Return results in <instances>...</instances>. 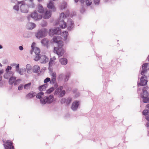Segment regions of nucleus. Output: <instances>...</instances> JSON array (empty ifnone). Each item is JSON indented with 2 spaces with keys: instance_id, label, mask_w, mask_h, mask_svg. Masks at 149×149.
I'll return each mask as SVG.
<instances>
[{
  "instance_id": "ddd939ff",
  "label": "nucleus",
  "mask_w": 149,
  "mask_h": 149,
  "mask_svg": "<svg viewBox=\"0 0 149 149\" xmlns=\"http://www.w3.org/2000/svg\"><path fill=\"white\" fill-rule=\"evenodd\" d=\"M79 105V102L78 101H74L72 103L71 108L74 111L77 110Z\"/></svg>"
},
{
  "instance_id": "bb28decb",
  "label": "nucleus",
  "mask_w": 149,
  "mask_h": 149,
  "mask_svg": "<svg viewBox=\"0 0 149 149\" xmlns=\"http://www.w3.org/2000/svg\"><path fill=\"white\" fill-rule=\"evenodd\" d=\"M40 68L38 65H35L33 68V72L38 73L40 71Z\"/></svg>"
},
{
  "instance_id": "9b49d317",
  "label": "nucleus",
  "mask_w": 149,
  "mask_h": 149,
  "mask_svg": "<svg viewBox=\"0 0 149 149\" xmlns=\"http://www.w3.org/2000/svg\"><path fill=\"white\" fill-rule=\"evenodd\" d=\"M5 143L7 144L6 145L3 144L5 149H15L12 141H7Z\"/></svg>"
},
{
  "instance_id": "603ef678",
  "label": "nucleus",
  "mask_w": 149,
  "mask_h": 149,
  "mask_svg": "<svg viewBox=\"0 0 149 149\" xmlns=\"http://www.w3.org/2000/svg\"><path fill=\"white\" fill-rule=\"evenodd\" d=\"M100 0H94V2L95 4H98L100 2Z\"/></svg>"
},
{
  "instance_id": "bf43d9fd",
  "label": "nucleus",
  "mask_w": 149,
  "mask_h": 149,
  "mask_svg": "<svg viewBox=\"0 0 149 149\" xmlns=\"http://www.w3.org/2000/svg\"><path fill=\"white\" fill-rule=\"evenodd\" d=\"M146 116H146V118L147 120L149 121V114L148 115H148H147Z\"/></svg>"
},
{
  "instance_id": "1a4fd4ad",
  "label": "nucleus",
  "mask_w": 149,
  "mask_h": 149,
  "mask_svg": "<svg viewBox=\"0 0 149 149\" xmlns=\"http://www.w3.org/2000/svg\"><path fill=\"white\" fill-rule=\"evenodd\" d=\"M142 70L141 72V75L145 74L147 71V70H149V63H146L142 65Z\"/></svg>"
},
{
  "instance_id": "4d7b16f0",
  "label": "nucleus",
  "mask_w": 149,
  "mask_h": 149,
  "mask_svg": "<svg viewBox=\"0 0 149 149\" xmlns=\"http://www.w3.org/2000/svg\"><path fill=\"white\" fill-rule=\"evenodd\" d=\"M43 22L44 23V24H43L42 23V26H46L47 24V22L45 21H44Z\"/></svg>"
},
{
  "instance_id": "58836bf2",
  "label": "nucleus",
  "mask_w": 149,
  "mask_h": 149,
  "mask_svg": "<svg viewBox=\"0 0 149 149\" xmlns=\"http://www.w3.org/2000/svg\"><path fill=\"white\" fill-rule=\"evenodd\" d=\"M68 35V32L65 31L64 33L63 32V36L64 37V40H66L67 39Z\"/></svg>"
},
{
  "instance_id": "f3484780",
  "label": "nucleus",
  "mask_w": 149,
  "mask_h": 149,
  "mask_svg": "<svg viewBox=\"0 0 149 149\" xmlns=\"http://www.w3.org/2000/svg\"><path fill=\"white\" fill-rule=\"evenodd\" d=\"M36 93L34 92L31 91L27 94L26 96V97L27 99L31 98L36 96Z\"/></svg>"
},
{
  "instance_id": "e2e57ef3",
  "label": "nucleus",
  "mask_w": 149,
  "mask_h": 149,
  "mask_svg": "<svg viewBox=\"0 0 149 149\" xmlns=\"http://www.w3.org/2000/svg\"><path fill=\"white\" fill-rule=\"evenodd\" d=\"M31 70H26L27 72L28 73H29L31 72Z\"/></svg>"
},
{
  "instance_id": "f257e3e1",
  "label": "nucleus",
  "mask_w": 149,
  "mask_h": 149,
  "mask_svg": "<svg viewBox=\"0 0 149 149\" xmlns=\"http://www.w3.org/2000/svg\"><path fill=\"white\" fill-rule=\"evenodd\" d=\"M67 19L66 16L65 15L64 13H61L60 16V18L56 22V25L59 24L62 29H64L66 27V23L65 22V20Z\"/></svg>"
},
{
  "instance_id": "79ce46f5",
  "label": "nucleus",
  "mask_w": 149,
  "mask_h": 149,
  "mask_svg": "<svg viewBox=\"0 0 149 149\" xmlns=\"http://www.w3.org/2000/svg\"><path fill=\"white\" fill-rule=\"evenodd\" d=\"M87 6H90L92 3V0H85Z\"/></svg>"
},
{
  "instance_id": "f704fd0d",
  "label": "nucleus",
  "mask_w": 149,
  "mask_h": 149,
  "mask_svg": "<svg viewBox=\"0 0 149 149\" xmlns=\"http://www.w3.org/2000/svg\"><path fill=\"white\" fill-rule=\"evenodd\" d=\"M143 99V102L144 103L149 102V97H141Z\"/></svg>"
},
{
  "instance_id": "864d4df0",
  "label": "nucleus",
  "mask_w": 149,
  "mask_h": 149,
  "mask_svg": "<svg viewBox=\"0 0 149 149\" xmlns=\"http://www.w3.org/2000/svg\"><path fill=\"white\" fill-rule=\"evenodd\" d=\"M19 64H17V66H16V72L17 71H18L19 70Z\"/></svg>"
},
{
  "instance_id": "8fccbe9b",
  "label": "nucleus",
  "mask_w": 149,
  "mask_h": 149,
  "mask_svg": "<svg viewBox=\"0 0 149 149\" xmlns=\"http://www.w3.org/2000/svg\"><path fill=\"white\" fill-rule=\"evenodd\" d=\"M31 65L30 64H27L26 65V70H31Z\"/></svg>"
},
{
  "instance_id": "aec40b11",
  "label": "nucleus",
  "mask_w": 149,
  "mask_h": 149,
  "mask_svg": "<svg viewBox=\"0 0 149 149\" xmlns=\"http://www.w3.org/2000/svg\"><path fill=\"white\" fill-rule=\"evenodd\" d=\"M36 27V24L33 23L29 22L27 24V28L29 29H32Z\"/></svg>"
},
{
  "instance_id": "4468645a",
  "label": "nucleus",
  "mask_w": 149,
  "mask_h": 149,
  "mask_svg": "<svg viewBox=\"0 0 149 149\" xmlns=\"http://www.w3.org/2000/svg\"><path fill=\"white\" fill-rule=\"evenodd\" d=\"M40 62L42 63H45L48 62L49 58L45 55L41 56L40 57Z\"/></svg>"
},
{
  "instance_id": "393cba45",
  "label": "nucleus",
  "mask_w": 149,
  "mask_h": 149,
  "mask_svg": "<svg viewBox=\"0 0 149 149\" xmlns=\"http://www.w3.org/2000/svg\"><path fill=\"white\" fill-rule=\"evenodd\" d=\"M146 108L148 109L144 110L142 112L143 114L145 116L148 115V113H149V104H148L146 105Z\"/></svg>"
},
{
  "instance_id": "ea45409f",
  "label": "nucleus",
  "mask_w": 149,
  "mask_h": 149,
  "mask_svg": "<svg viewBox=\"0 0 149 149\" xmlns=\"http://www.w3.org/2000/svg\"><path fill=\"white\" fill-rule=\"evenodd\" d=\"M72 100V98L71 97H68L67 98L66 100V105H68L71 103Z\"/></svg>"
},
{
  "instance_id": "6ab92c4d",
  "label": "nucleus",
  "mask_w": 149,
  "mask_h": 149,
  "mask_svg": "<svg viewBox=\"0 0 149 149\" xmlns=\"http://www.w3.org/2000/svg\"><path fill=\"white\" fill-rule=\"evenodd\" d=\"M49 40L46 38H44L42 39L41 41L42 44L45 46H46L48 47V45L49 43Z\"/></svg>"
},
{
  "instance_id": "37998d69",
  "label": "nucleus",
  "mask_w": 149,
  "mask_h": 149,
  "mask_svg": "<svg viewBox=\"0 0 149 149\" xmlns=\"http://www.w3.org/2000/svg\"><path fill=\"white\" fill-rule=\"evenodd\" d=\"M64 75L63 74H60L58 77V79L62 81L63 80Z\"/></svg>"
},
{
  "instance_id": "20e7f679",
  "label": "nucleus",
  "mask_w": 149,
  "mask_h": 149,
  "mask_svg": "<svg viewBox=\"0 0 149 149\" xmlns=\"http://www.w3.org/2000/svg\"><path fill=\"white\" fill-rule=\"evenodd\" d=\"M21 4L20 6L21 11L23 13H27L29 11L28 6L24 3V1L18 2V5Z\"/></svg>"
},
{
  "instance_id": "4c0bfd02",
  "label": "nucleus",
  "mask_w": 149,
  "mask_h": 149,
  "mask_svg": "<svg viewBox=\"0 0 149 149\" xmlns=\"http://www.w3.org/2000/svg\"><path fill=\"white\" fill-rule=\"evenodd\" d=\"M65 90H62L60 93V94L59 95V96L60 97H62L64 96V95L65 94Z\"/></svg>"
},
{
  "instance_id": "423d86ee",
  "label": "nucleus",
  "mask_w": 149,
  "mask_h": 149,
  "mask_svg": "<svg viewBox=\"0 0 149 149\" xmlns=\"http://www.w3.org/2000/svg\"><path fill=\"white\" fill-rule=\"evenodd\" d=\"M51 75L52 76L51 80L49 78L47 77L44 81V83H47L49 81H50V83L51 84H54L55 83L56 77V73L55 72L52 73Z\"/></svg>"
},
{
  "instance_id": "052dcab7",
  "label": "nucleus",
  "mask_w": 149,
  "mask_h": 149,
  "mask_svg": "<svg viewBox=\"0 0 149 149\" xmlns=\"http://www.w3.org/2000/svg\"><path fill=\"white\" fill-rule=\"evenodd\" d=\"M19 49L20 50H22L23 49V48L22 46H19Z\"/></svg>"
},
{
  "instance_id": "6e6552de",
  "label": "nucleus",
  "mask_w": 149,
  "mask_h": 149,
  "mask_svg": "<svg viewBox=\"0 0 149 149\" xmlns=\"http://www.w3.org/2000/svg\"><path fill=\"white\" fill-rule=\"evenodd\" d=\"M42 17L41 15H38L36 12H34L32 13L30 15L28 16L27 19L29 21L30 20V18L31 17L34 19L36 20H38L41 19Z\"/></svg>"
},
{
  "instance_id": "7c9ffc66",
  "label": "nucleus",
  "mask_w": 149,
  "mask_h": 149,
  "mask_svg": "<svg viewBox=\"0 0 149 149\" xmlns=\"http://www.w3.org/2000/svg\"><path fill=\"white\" fill-rule=\"evenodd\" d=\"M60 61L63 65H66L67 63V61L65 58H61L60 59Z\"/></svg>"
},
{
  "instance_id": "f8f14e48",
  "label": "nucleus",
  "mask_w": 149,
  "mask_h": 149,
  "mask_svg": "<svg viewBox=\"0 0 149 149\" xmlns=\"http://www.w3.org/2000/svg\"><path fill=\"white\" fill-rule=\"evenodd\" d=\"M16 77H15L12 76L10 77L9 80V83L10 84H12L13 83H14V85H16L17 84V83L19 81H21L20 79H18L15 80Z\"/></svg>"
},
{
  "instance_id": "9d476101",
  "label": "nucleus",
  "mask_w": 149,
  "mask_h": 149,
  "mask_svg": "<svg viewBox=\"0 0 149 149\" xmlns=\"http://www.w3.org/2000/svg\"><path fill=\"white\" fill-rule=\"evenodd\" d=\"M147 77L145 75H143L141 77V82L138 84V86H144L146 85L147 82Z\"/></svg>"
},
{
  "instance_id": "e433bc0d",
  "label": "nucleus",
  "mask_w": 149,
  "mask_h": 149,
  "mask_svg": "<svg viewBox=\"0 0 149 149\" xmlns=\"http://www.w3.org/2000/svg\"><path fill=\"white\" fill-rule=\"evenodd\" d=\"M70 73H68L66 75H65V78L64 80L65 82H66L67 81L69 77H70Z\"/></svg>"
},
{
  "instance_id": "4be33fe9",
  "label": "nucleus",
  "mask_w": 149,
  "mask_h": 149,
  "mask_svg": "<svg viewBox=\"0 0 149 149\" xmlns=\"http://www.w3.org/2000/svg\"><path fill=\"white\" fill-rule=\"evenodd\" d=\"M51 15V13L50 11L47 10L45 13L44 16V18L45 19H47L49 18Z\"/></svg>"
},
{
  "instance_id": "c756f323",
  "label": "nucleus",
  "mask_w": 149,
  "mask_h": 149,
  "mask_svg": "<svg viewBox=\"0 0 149 149\" xmlns=\"http://www.w3.org/2000/svg\"><path fill=\"white\" fill-rule=\"evenodd\" d=\"M53 41L54 42L57 43L61 40V37L59 36H55L53 38Z\"/></svg>"
},
{
  "instance_id": "338daca9",
  "label": "nucleus",
  "mask_w": 149,
  "mask_h": 149,
  "mask_svg": "<svg viewBox=\"0 0 149 149\" xmlns=\"http://www.w3.org/2000/svg\"><path fill=\"white\" fill-rule=\"evenodd\" d=\"M80 2L81 3H83L84 2V0H80Z\"/></svg>"
},
{
  "instance_id": "a18cd8bd",
  "label": "nucleus",
  "mask_w": 149,
  "mask_h": 149,
  "mask_svg": "<svg viewBox=\"0 0 149 149\" xmlns=\"http://www.w3.org/2000/svg\"><path fill=\"white\" fill-rule=\"evenodd\" d=\"M23 88H24V85L21 84L18 86V89L19 90L21 91L22 90Z\"/></svg>"
},
{
  "instance_id": "5fc2aeb1",
  "label": "nucleus",
  "mask_w": 149,
  "mask_h": 149,
  "mask_svg": "<svg viewBox=\"0 0 149 149\" xmlns=\"http://www.w3.org/2000/svg\"><path fill=\"white\" fill-rule=\"evenodd\" d=\"M36 43L35 42H33L31 45V47L32 48V49H33V48H34V47H34Z\"/></svg>"
},
{
  "instance_id": "0eeeda50",
  "label": "nucleus",
  "mask_w": 149,
  "mask_h": 149,
  "mask_svg": "<svg viewBox=\"0 0 149 149\" xmlns=\"http://www.w3.org/2000/svg\"><path fill=\"white\" fill-rule=\"evenodd\" d=\"M61 33L60 29L59 27H57L55 29H51L49 30V35L51 36H52L55 34L60 35Z\"/></svg>"
},
{
  "instance_id": "2eb2a0df",
  "label": "nucleus",
  "mask_w": 149,
  "mask_h": 149,
  "mask_svg": "<svg viewBox=\"0 0 149 149\" xmlns=\"http://www.w3.org/2000/svg\"><path fill=\"white\" fill-rule=\"evenodd\" d=\"M68 29L70 30L73 27L74 23L71 19H68L67 22Z\"/></svg>"
},
{
  "instance_id": "dca6fc26",
  "label": "nucleus",
  "mask_w": 149,
  "mask_h": 149,
  "mask_svg": "<svg viewBox=\"0 0 149 149\" xmlns=\"http://www.w3.org/2000/svg\"><path fill=\"white\" fill-rule=\"evenodd\" d=\"M148 88V87L147 86L143 88L142 89L143 93L141 94V97H148V93L147 91Z\"/></svg>"
},
{
  "instance_id": "774afa93",
  "label": "nucleus",
  "mask_w": 149,
  "mask_h": 149,
  "mask_svg": "<svg viewBox=\"0 0 149 149\" xmlns=\"http://www.w3.org/2000/svg\"><path fill=\"white\" fill-rule=\"evenodd\" d=\"M52 59L53 60H55L56 59V58L55 56H54Z\"/></svg>"
},
{
  "instance_id": "de8ad7c7",
  "label": "nucleus",
  "mask_w": 149,
  "mask_h": 149,
  "mask_svg": "<svg viewBox=\"0 0 149 149\" xmlns=\"http://www.w3.org/2000/svg\"><path fill=\"white\" fill-rule=\"evenodd\" d=\"M66 99L65 98H62L60 100V102L62 104H65L66 102Z\"/></svg>"
},
{
  "instance_id": "c9c22d12",
  "label": "nucleus",
  "mask_w": 149,
  "mask_h": 149,
  "mask_svg": "<svg viewBox=\"0 0 149 149\" xmlns=\"http://www.w3.org/2000/svg\"><path fill=\"white\" fill-rule=\"evenodd\" d=\"M54 90V88L53 87H52L49 88L46 91V93L47 94L51 93Z\"/></svg>"
},
{
  "instance_id": "7ed1b4c3",
  "label": "nucleus",
  "mask_w": 149,
  "mask_h": 149,
  "mask_svg": "<svg viewBox=\"0 0 149 149\" xmlns=\"http://www.w3.org/2000/svg\"><path fill=\"white\" fill-rule=\"evenodd\" d=\"M54 100V96L51 95L49 97H45L43 98L40 99V102L43 104H45L47 103L50 104L53 102Z\"/></svg>"
},
{
  "instance_id": "f03ea898",
  "label": "nucleus",
  "mask_w": 149,
  "mask_h": 149,
  "mask_svg": "<svg viewBox=\"0 0 149 149\" xmlns=\"http://www.w3.org/2000/svg\"><path fill=\"white\" fill-rule=\"evenodd\" d=\"M58 47H54V52L56 53L59 56L63 55L64 53V50L62 48L63 46V42L61 40L57 43Z\"/></svg>"
},
{
  "instance_id": "a211bd4d",
  "label": "nucleus",
  "mask_w": 149,
  "mask_h": 149,
  "mask_svg": "<svg viewBox=\"0 0 149 149\" xmlns=\"http://www.w3.org/2000/svg\"><path fill=\"white\" fill-rule=\"evenodd\" d=\"M54 3L53 1H50L49 3L47 4V6L48 8L52 9L53 11L56 10L54 8Z\"/></svg>"
},
{
  "instance_id": "0e129e2a",
  "label": "nucleus",
  "mask_w": 149,
  "mask_h": 149,
  "mask_svg": "<svg viewBox=\"0 0 149 149\" xmlns=\"http://www.w3.org/2000/svg\"><path fill=\"white\" fill-rule=\"evenodd\" d=\"M79 93H78L77 94L75 95V97H78V96H79Z\"/></svg>"
},
{
  "instance_id": "5701e85b",
  "label": "nucleus",
  "mask_w": 149,
  "mask_h": 149,
  "mask_svg": "<svg viewBox=\"0 0 149 149\" xmlns=\"http://www.w3.org/2000/svg\"><path fill=\"white\" fill-rule=\"evenodd\" d=\"M63 87L62 86L59 87L54 92V95H58L60 93L61 91L63 89Z\"/></svg>"
},
{
  "instance_id": "09e8293b",
  "label": "nucleus",
  "mask_w": 149,
  "mask_h": 149,
  "mask_svg": "<svg viewBox=\"0 0 149 149\" xmlns=\"http://www.w3.org/2000/svg\"><path fill=\"white\" fill-rule=\"evenodd\" d=\"M12 69V67L11 66H7V68H6V72H9L10 71H9V70H11Z\"/></svg>"
},
{
  "instance_id": "13d9d810",
  "label": "nucleus",
  "mask_w": 149,
  "mask_h": 149,
  "mask_svg": "<svg viewBox=\"0 0 149 149\" xmlns=\"http://www.w3.org/2000/svg\"><path fill=\"white\" fill-rule=\"evenodd\" d=\"M58 87V85L56 83V84H55L54 85V89L55 88H57Z\"/></svg>"
},
{
  "instance_id": "72a5a7b5",
  "label": "nucleus",
  "mask_w": 149,
  "mask_h": 149,
  "mask_svg": "<svg viewBox=\"0 0 149 149\" xmlns=\"http://www.w3.org/2000/svg\"><path fill=\"white\" fill-rule=\"evenodd\" d=\"M43 95L44 93L43 92H40L36 95V97L37 98L40 99L43 96Z\"/></svg>"
},
{
  "instance_id": "39448f33",
  "label": "nucleus",
  "mask_w": 149,
  "mask_h": 149,
  "mask_svg": "<svg viewBox=\"0 0 149 149\" xmlns=\"http://www.w3.org/2000/svg\"><path fill=\"white\" fill-rule=\"evenodd\" d=\"M47 35V30L45 29H43L38 30L36 33V36L37 38L39 39L45 37Z\"/></svg>"
},
{
  "instance_id": "c85d7f7f",
  "label": "nucleus",
  "mask_w": 149,
  "mask_h": 149,
  "mask_svg": "<svg viewBox=\"0 0 149 149\" xmlns=\"http://www.w3.org/2000/svg\"><path fill=\"white\" fill-rule=\"evenodd\" d=\"M38 12L41 13H42L44 12V8L42 5L40 4L38 5Z\"/></svg>"
},
{
  "instance_id": "412c9836",
  "label": "nucleus",
  "mask_w": 149,
  "mask_h": 149,
  "mask_svg": "<svg viewBox=\"0 0 149 149\" xmlns=\"http://www.w3.org/2000/svg\"><path fill=\"white\" fill-rule=\"evenodd\" d=\"M14 75V73L11 71L9 72H6L4 75V77L6 79H8L10 77L13 76Z\"/></svg>"
},
{
  "instance_id": "a19ab883",
  "label": "nucleus",
  "mask_w": 149,
  "mask_h": 149,
  "mask_svg": "<svg viewBox=\"0 0 149 149\" xmlns=\"http://www.w3.org/2000/svg\"><path fill=\"white\" fill-rule=\"evenodd\" d=\"M40 54H36V56L35 57V58H34V60L36 61H38L39 60H40Z\"/></svg>"
},
{
  "instance_id": "49530a36",
  "label": "nucleus",
  "mask_w": 149,
  "mask_h": 149,
  "mask_svg": "<svg viewBox=\"0 0 149 149\" xmlns=\"http://www.w3.org/2000/svg\"><path fill=\"white\" fill-rule=\"evenodd\" d=\"M54 64V62L52 59H51L50 60L49 63V67L51 66L52 65H53Z\"/></svg>"
},
{
  "instance_id": "69168bd1",
  "label": "nucleus",
  "mask_w": 149,
  "mask_h": 149,
  "mask_svg": "<svg viewBox=\"0 0 149 149\" xmlns=\"http://www.w3.org/2000/svg\"><path fill=\"white\" fill-rule=\"evenodd\" d=\"M146 126L147 127H149V121L146 124Z\"/></svg>"
},
{
  "instance_id": "473e14b6",
  "label": "nucleus",
  "mask_w": 149,
  "mask_h": 149,
  "mask_svg": "<svg viewBox=\"0 0 149 149\" xmlns=\"http://www.w3.org/2000/svg\"><path fill=\"white\" fill-rule=\"evenodd\" d=\"M27 5L28 6V8H34L35 7V4L33 2H29L28 5Z\"/></svg>"
},
{
  "instance_id": "b1692460",
  "label": "nucleus",
  "mask_w": 149,
  "mask_h": 149,
  "mask_svg": "<svg viewBox=\"0 0 149 149\" xmlns=\"http://www.w3.org/2000/svg\"><path fill=\"white\" fill-rule=\"evenodd\" d=\"M48 85L47 84L40 86L38 87V90L41 91H43L46 90V88L47 87Z\"/></svg>"
},
{
  "instance_id": "680f3d73",
  "label": "nucleus",
  "mask_w": 149,
  "mask_h": 149,
  "mask_svg": "<svg viewBox=\"0 0 149 149\" xmlns=\"http://www.w3.org/2000/svg\"><path fill=\"white\" fill-rule=\"evenodd\" d=\"M84 9L82 8V9H81L80 10V11H81V12L82 13H83L84 12Z\"/></svg>"
},
{
  "instance_id": "c03bdc74",
  "label": "nucleus",
  "mask_w": 149,
  "mask_h": 149,
  "mask_svg": "<svg viewBox=\"0 0 149 149\" xmlns=\"http://www.w3.org/2000/svg\"><path fill=\"white\" fill-rule=\"evenodd\" d=\"M13 9L16 10L17 12H18L19 10V6L17 5H15L13 8Z\"/></svg>"
},
{
  "instance_id": "a878e982",
  "label": "nucleus",
  "mask_w": 149,
  "mask_h": 149,
  "mask_svg": "<svg viewBox=\"0 0 149 149\" xmlns=\"http://www.w3.org/2000/svg\"><path fill=\"white\" fill-rule=\"evenodd\" d=\"M20 75L24 74L26 72V70L25 68H22L19 69L18 71H17Z\"/></svg>"
},
{
  "instance_id": "cd10ccee",
  "label": "nucleus",
  "mask_w": 149,
  "mask_h": 149,
  "mask_svg": "<svg viewBox=\"0 0 149 149\" xmlns=\"http://www.w3.org/2000/svg\"><path fill=\"white\" fill-rule=\"evenodd\" d=\"M31 82L24 84V89L27 90H29L31 88Z\"/></svg>"
},
{
  "instance_id": "3c124183",
  "label": "nucleus",
  "mask_w": 149,
  "mask_h": 149,
  "mask_svg": "<svg viewBox=\"0 0 149 149\" xmlns=\"http://www.w3.org/2000/svg\"><path fill=\"white\" fill-rule=\"evenodd\" d=\"M66 7V3H63V5L61 6V8L62 9H63L65 8Z\"/></svg>"
},
{
  "instance_id": "2f4dec72",
  "label": "nucleus",
  "mask_w": 149,
  "mask_h": 149,
  "mask_svg": "<svg viewBox=\"0 0 149 149\" xmlns=\"http://www.w3.org/2000/svg\"><path fill=\"white\" fill-rule=\"evenodd\" d=\"M32 50L35 54H39L40 52V49L37 47H34Z\"/></svg>"
},
{
  "instance_id": "6e6d98bb",
  "label": "nucleus",
  "mask_w": 149,
  "mask_h": 149,
  "mask_svg": "<svg viewBox=\"0 0 149 149\" xmlns=\"http://www.w3.org/2000/svg\"><path fill=\"white\" fill-rule=\"evenodd\" d=\"M10 1L11 3H15L17 2V3H18V2L19 1L16 0H11Z\"/></svg>"
}]
</instances>
